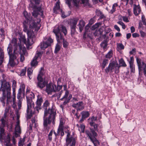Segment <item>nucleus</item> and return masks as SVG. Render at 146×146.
I'll return each mask as SVG.
<instances>
[{
	"label": "nucleus",
	"instance_id": "bb28decb",
	"mask_svg": "<svg viewBox=\"0 0 146 146\" xmlns=\"http://www.w3.org/2000/svg\"><path fill=\"white\" fill-rule=\"evenodd\" d=\"M7 96V94H3V96L1 98H0V101L2 102V105L3 106H4L5 104V100L6 99V97Z\"/></svg>",
	"mask_w": 146,
	"mask_h": 146
},
{
	"label": "nucleus",
	"instance_id": "a19ab883",
	"mask_svg": "<svg viewBox=\"0 0 146 146\" xmlns=\"http://www.w3.org/2000/svg\"><path fill=\"white\" fill-rule=\"evenodd\" d=\"M112 56V51H110L106 55V57L107 58L110 59Z\"/></svg>",
	"mask_w": 146,
	"mask_h": 146
},
{
	"label": "nucleus",
	"instance_id": "0e129e2a",
	"mask_svg": "<svg viewBox=\"0 0 146 146\" xmlns=\"http://www.w3.org/2000/svg\"><path fill=\"white\" fill-rule=\"evenodd\" d=\"M66 1V3L67 4L69 7L70 8L71 6V0H65Z\"/></svg>",
	"mask_w": 146,
	"mask_h": 146
},
{
	"label": "nucleus",
	"instance_id": "a18cd8bd",
	"mask_svg": "<svg viewBox=\"0 0 146 146\" xmlns=\"http://www.w3.org/2000/svg\"><path fill=\"white\" fill-rule=\"evenodd\" d=\"M33 70L31 68H28V76L30 79H31L32 77H31L30 76H29V75H31L33 73Z\"/></svg>",
	"mask_w": 146,
	"mask_h": 146
},
{
	"label": "nucleus",
	"instance_id": "338daca9",
	"mask_svg": "<svg viewBox=\"0 0 146 146\" xmlns=\"http://www.w3.org/2000/svg\"><path fill=\"white\" fill-rule=\"evenodd\" d=\"M140 33L141 34V35L142 37H145V33L142 31H140Z\"/></svg>",
	"mask_w": 146,
	"mask_h": 146
},
{
	"label": "nucleus",
	"instance_id": "4be33fe9",
	"mask_svg": "<svg viewBox=\"0 0 146 146\" xmlns=\"http://www.w3.org/2000/svg\"><path fill=\"white\" fill-rule=\"evenodd\" d=\"M5 135H4V137H3V140L4 139V141L6 143V145H10V137L11 135L9 134H8L6 137H5Z\"/></svg>",
	"mask_w": 146,
	"mask_h": 146
},
{
	"label": "nucleus",
	"instance_id": "052dcab7",
	"mask_svg": "<svg viewBox=\"0 0 146 146\" xmlns=\"http://www.w3.org/2000/svg\"><path fill=\"white\" fill-rule=\"evenodd\" d=\"M16 82L14 80H13L12 81V86L13 88L15 89L16 86Z\"/></svg>",
	"mask_w": 146,
	"mask_h": 146
},
{
	"label": "nucleus",
	"instance_id": "680f3d73",
	"mask_svg": "<svg viewBox=\"0 0 146 146\" xmlns=\"http://www.w3.org/2000/svg\"><path fill=\"white\" fill-rule=\"evenodd\" d=\"M85 126L84 125H81L80 127V128L82 132L84 133V131Z\"/></svg>",
	"mask_w": 146,
	"mask_h": 146
},
{
	"label": "nucleus",
	"instance_id": "8fccbe9b",
	"mask_svg": "<svg viewBox=\"0 0 146 146\" xmlns=\"http://www.w3.org/2000/svg\"><path fill=\"white\" fill-rule=\"evenodd\" d=\"M31 121L32 123V124H30L29 125L30 129H29L31 130L32 129V127L33 126L34 124H35V120L34 118H32L31 120Z\"/></svg>",
	"mask_w": 146,
	"mask_h": 146
},
{
	"label": "nucleus",
	"instance_id": "5701e85b",
	"mask_svg": "<svg viewBox=\"0 0 146 146\" xmlns=\"http://www.w3.org/2000/svg\"><path fill=\"white\" fill-rule=\"evenodd\" d=\"M7 51L9 55V56L10 58H13L12 56L13 57L14 56L12 54V46L10 44H9L7 48Z\"/></svg>",
	"mask_w": 146,
	"mask_h": 146
},
{
	"label": "nucleus",
	"instance_id": "bf43d9fd",
	"mask_svg": "<svg viewBox=\"0 0 146 146\" xmlns=\"http://www.w3.org/2000/svg\"><path fill=\"white\" fill-rule=\"evenodd\" d=\"M65 132L67 133V136H66V139H67L70 138L71 137H70V133L69 132V131L68 129L65 131Z\"/></svg>",
	"mask_w": 146,
	"mask_h": 146
},
{
	"label": "nucleus",
	"instance_id": "2f4dec72",
	"mask_svg": "<svg viewBox=\"0 0 146 146\" xmlns=\"http://www.w3.org/2000/svg\"><path fill=\"white\" fill-rule=\"evenodd\" d=\"M107 45V42L105 40L101 44L100 46L103 48L104 50H106Z\"/></svg>",
	"mask_w": 146,
	"mask_h": 146
},
{
	"label": "nucleus",
	"instance_id": "c85d7f7f",
	"mask_svg": "<svg viewBox=\"0 0 146 146\" xmlns=\"http://www.w3.org/2000/svg\"><path fill=\"white\" fill-rule=\"evenodd\" d=\"M4 129L2 127L1 128L0 133V141H2L3 140V137L5 135Z\"/></svg>",
	"mask_w": 146,
	"mask_h": 146
},
{
	"label": "nucleus",
	"instance_id": "473e14b6",
	"mask_svg": "<svg viewBox=\"0 0 146 146\" xmlns=\"http://www.w3.org/2000/svg\"><path fill=\"white\" fill-rule=\"evenodd\" d=\"M129 64V67L131 69V72L134 73L135 72V66L133 63L130 62Z\"/></svg>",
	"mask_w": 146,
	"mask_h": 146
},
{
	"label": "nucleus",
	"instance_id": "20e7f679",
	"mask_svg": "<svg viewBox=\"0 0 146 146\" xmlns=\"http://www.w3.org/2000/svg\"><path fill=\"white\" fill-rule=\"evenodd\" d=\"M85 133L94 146H98L100 145V142L96 138V137L98 136V134L93 129H90V131L88 130H86Z\"/></svg>",
	"mask_w": 146,
	"mask_h": 146
},
{
	"label": "nucleus",
	"instance_id": "f8f14e48",
	"mask_svg": "<svg viewBox=\"0 0 146 146\" xmlns=\"http://www.w3.org/2000/svg\"><path fill=\"white\" fill-rule=\"evenodd\" d=\"M53 42V40L50 38H49L46 41H43L41 42L40 46L41 49L42 50H44L48 46H50V44Z\"/></svg>",
	"mask_w": 146,
	"mask_h": 146
},
{
	"label": "nucleus",
	"instance_id": "cd10ccee",
	"mask_svg": "<svg viewBox=\"0 0 146 146\" xmlns=\"http://www.w3.org/2000/svg\"><path fill=\"white\" fill-rule=\"evenodd\" d=\"M82 118H86L88 117L90 115V113L88 111H83L81 113Z\"/></svg>",
	"mask_w": 146,
	"mask_h": 146
},
{
	"label": "nucleus",
	"instance_id": "393cba45",
	"mask_svg": "<svg viewBox=\"0 0 146 146\" xmlns=\"http://www.w3.org/2000/svg\"><path fill=\"white\" fill-rule=\"evenodd\" d=\"M85 25V23L83 20L80 21L78 26H79V29L80 32L83 30V28Z\"/></svg>",
	"mask_w": 146,
	"mask_h": 146
},
{
	"label": "nucleus",
	"instance_id": "412c9836",
	"mask_svg": "<svg viewBox=\"0 0 146 146\" xmlns=\"http://www.w3.org/2000/svg\"><path fill=\"white\" fill-rule=\"evenodd\" d=\"M25 88V86L24 84H23L21 86L20 88L19 89L17 95V97L19 98L21 96V94L23 93L24 94Z\"/></svg>",
	"mask_w": 146,
	"mask_h": 146
},
{
	"label": "nucleus",
	"instance_id": "423d86ee",
	"mask_svg": "<svg viewBox=\"0 0 146 146\" xmlns=\"http://www.w3.org/2000/svg\"><path fill=\"white\" fill-rule=\"evenodd\" d=\"M1 86L0 89L5 94H7L8 97H9V94L11 93V85L9 82H7L5 80H1Z\"/></svg>",
	"mask_w": 146,
	"mask_h": 146
},
{
	"label": "nucleus",
	"instance_id": "39448f33",
	"mask_svg": "<svg viewBox=\"0 0 146 146\" xmlns=\"http://www.w3.org/2000/svg\"><path fill=\"white\" fill-rule=\"evenodd\" d=\"M28 25L29 27L28 32L29 33L33 32L34 33V31L36 32L40 29V26L39 24L36 23L32 18L28 19Z\"/></svg>",
	"mask_w": 146,
	"mask_h": 146
},
{
	"label": "nucleus",
	"instance_id": "6e6552de",
	"mask_svg": "<svg viewBox=\"0 0 146 146\" xmlns=\"http://www.w3.org/2000/svg\"><path fill=\"white\" fill-rule=\"evenodd\" d=\"M65 120L64 119L61 118L60 120V123L57 130V132L58 134H60L62 136L64 134V130L65 129H68L69 127L65 125Z\"/></svg>",
	"mask_w": 146,
	"mask_h": 146
},
{
	"label": "nucleus",
	"instance_id": "aec40b11",
	"mask_svg": "<svg viewBox=\"0 0 146 146\" xmlns=\"http://www.w3.org/2000/svg\"><path fill=\"white\" fill-rule=\"evenodd\" d=\"M141 10L139 5H133V11L135 15L137 16L140 13Z\"/></svg>",
	"mask_w": 146,
	"mask_h": 146
},
{
	"label": "nucleus",
	"instance_id": "2eb2a0df",
	"mask_svg": "<svg viewBox=\"0 0 146 146\" xmlns=\"http://www.w3.org/2000/svg\"><path fill=\"white\" fill-rule=\"evenodd\" d=\"M37 79L38 81L37 87L41 89L43 88L46 85L47 83L43 80V78H41L40 76L37 77Z\"/></svg>",
	"mask_w": 146,
	"mask_h": 146
},
{
	"label": "nucleus",
	"instance_id": "c756f323",
	"mask_svg": "<svg viewBox=\"0 0 146 146\" xmlns=\"http://www.w3.org/2000/svg\"><path fill=\"white\" fill-rule=\"evenodd\" d=\"M19 123L18 121L17 122L15 125V131L16 132V133H21V130Z\"/></svg>",
	"mask_w": 146,
	"mask_h": 146
},
{
	"label": "nucleus",
	"instance_id": "79ce46f5",
	"mask_svg": "<svg viewBox=\"0 0 146 146\" xmlns=\"http://www.w3.org/2000/svg\"><path fill=\"white\" fill-rule=\"evenodd\" d=\"M44 73V70L43 68H41L39 72V73L38 75V77L40 76L41 78H42V76L43 75Z\"/></svg>",
	"mask_w": 146,
	"mask_h": 146
},
{
	"label": "nucleus",
	"instance_id": "a878e982",
	"mask_svg": "<svg viewBox=\"0 0 146 146\" xmlns=\"http://www.w3.org/2000/svg\"><path fill=\"white\" fill-rule=\"evenodd\" d=\"M89 124L91 126L93 127L94 129H93L95 131H98V124H96L95 123H92V122H90ZM91 129L90 128V129Z\"/></svg>",
	"mask_w": 146,
	"mask_h": 146
},
{
	"label": "nucleus",
	"instance_id": "5fc2aeb1",
	"mask_svg": "<svg viewBox=\"0 0 146 146\" xmlns=\"http://www.w3.org/2000/svg\"><path fill=\"white\" fill-rule=\"evenodd\" d=\"M142 21L143 23V24L145 25H146V19L144 16L143 15L141 17Z\"/></svg>",
	"mask_w": 146,
	"mask_h": 146
},
{
	"label": "nucleus",
	"instance_id": "ddd939ff",
	"mask_svg": "<svg viewBox=\"0 0 146 146\" xmlns=\"http://www.w3.org/2000/svg\"><path fill=\"white\" fill-rule=\"evenodd\" d=\"M69 94V92L68 91H66L65 92V95L62 98H61L60 100L61 101H64L63 102V105H66L67 103H69L70 99L72 98V95L70 94L68 97Z\"/></svg>",
	"mask_w": 146,
	"mask_h": 146
},
{
	"label": "nucleus",
	"instance_id": "49530a36",
	"mask_svg": "<svg viewBox=\"0 0 146 146\" xmlns=\"http://www.w3.org/2000/svg\"><path fill=\"white\" fill-rule=\"evenodd\" d=\"M11 93L9 94V97H8L7 94V104H9L11 102Z\"/></svg>",
	"mask_w": 146,
	"mask_h": 146
},
{
	"label": "nucleus",
	"instance_id": "13d9d810",
	"mask_svg": "<svg viewBox=\"0 0 146 146\" xmlns=\"http://www.w3.org/2000/svg\"><path fill=\"white\" fill-rule=\"evenodd\" d=\"M17 39L16 38H13L11 40V42L14 45H16L17 44Z\"/></svg>",
	"mask_w": 146,
	"mask_h": 146
},
{
	"label": "nucleus",
	"instance_id": "58836bf2",
	"mask_svg": "<svg viewBox=\"0 0 146 146\" xmlns=\"http://www.w3.org/2000/svg\"><path fill=\"white\" fill-rule=\"evenodd\" d=\"M60 6L58 2H57L55 6L54 7L53 10L54 12L57 10L60 9Z\"/></svg>",
	"mask_w": 146,
	"mask_h": 146
},
{
	"label": "nucleus",
	"instance_id": "b1692460",
	"mask_svg": "<svg viewBox=\"0 0 146 146\" xmlns=\"http://www.w3.org/2000/svg\"><path fill=\"white\" fill-rule=\"evenodd\" d=\"M79 20V19L78 18H74L73 19L70 23V26L71 27H76V25L77 24V22Z\"/></svg>",
	"mask_w": 146,
	"mask_h": 146
},
{
	"label": "nucleus",
	"instance_id": "de8ad7c7",
	"mask_svg": "<svg viewBox=\"0 0 146 146\" xmlns=\"http://www.w3.org/2000/svg\"><path fill=\"white\" fill-rule=\"evenodd\" d=\"M118 5L117 3H115L112 6V9L111 10V11L112 13L114 12L115 10V7H117Z\"/></svg>",
	"mask_w": 146,
	"mask_h": 146
},
{
	"label": "nucleus",
	"instance_id": "9b49d317",
	"mask_svg": "<svg viewBox=\"0 0 146 146\" xmlns=\"http://www.w3.org/2000/svg\"><path fill=\"white\" fill-rule=\"evenodd\" d=\"M38 15H40L42 16L43 15V12L42 10L41 6L38 7L35 6L34 7V10L32 13V15L36 17H37Z\"/></svg>",
	"mask_w": 146,
	"mask_h": 146
},
{
	"label": "nucleus",
	"instance_id": "a211bd4d",
	"mask_svg": "<svg viewBox=\"0 0 146 146\" xmlns=\"http://www.w3.org/2000/svg\"><path fill=\"white\" fill-rule=\"evenodd\" d=\"M66 145L68 146L70 144V146H75L76 143V140L75 138L71 137L70 138L66 139Z\"/></svg>",
	"mask_w": 146,
	"mask_h": 146
},
{
	"label": "nucleus",
	"instance_id": "f3484780",
	"mask_svg": "<svg viewBox=\"0 0 146 146\" xmlns=\"http://www.w3.org/2000/svg\"><path fill=\"white\" fill-rule=\"evenodd\" d=\"M23 15L26 20V21H25L23 23V31L27 34V23L26 21L27 20V12L26 10L24 11Z\"/></svg>",
	"mask_w": 146,
	"mask_h": 146
},
{
	"label": "nucleus",
	"instance_id": "864d4df0",
	"mask_svg": "<svg viewBox=\"0 0 146 146\" xmlns=\"http://www.w3.org/2000/svg\"><path fill=\"white\" fill-rule=\"evenodd\" d=\"M97 117H94L93 116L90 119L91 120V121L90 122H92L94 123V122L96 121L97 120Z\"/></svg>",
	"mask_w": 146,
	"mask_h": 146
},
{
	"label": "nucleus",
	"instance_id": "69168bd1",
	"mask_svg": "<svg viewBox=\"0 0 146 146\" xmlns=\"http://www.w3.org/2000/svg\"><path fill=\"white\" fill-rule=\"evenodd\" d=\"M1 123L2 125L3 126H4L5 125V120L4 119V118L3 117H2L1 119Z\"/></svg>",
	"mask_w": 146,
	"mask_h": 146
},
{
	"label": "nucleus",
	"instance_id": "774afa93",
	"mask_svg": "<svg viewBox=\"0 0 146 146\" xmlns=\"http://www.w3.org/2000/svg\"><path fill=\"white\" fill-rule=\"evenodd\" d=\"M136 52V49L135 48H133L132 50L130 51L129 54H133Z\"/></svg>",
	"mask_w": 146,
	"mask_h": 146
},
{
	"label": "nucleus",
	"instance_id": "e2e57ef3",
	"mask_svg": "<svg viewBox=\"0 0 146 146\" xmlns=\"http://www.w3.org/2000/svg\"><path fill=\"white\" fill-rule=\"evenodd\" d=\"M82 4L87 5L88 3V0H81Z\"/></svg>",
	"mask_w": 146,
	"mask_h": 146
},
{
	"label": "nucleus",
	"instance_id": "c03bdc74",
	"mask_svg": "<svg viewBox=\"0 0 146 146\" xmlns=\"http://www.w3.org/2000/svg\"><path fill=\"white\" fill-rule=\"evenodd\" d=\"M79 3L78 0H72V3L76 7L78 6Z\"/></svg>",
	"mask_w": 146,
	"mask_h": 146
},
{
	"label": "nucleus",
	"instance_id": "ea45409f",
	"mask_svg": "<svg viewBox=\"0 0 146 146\" xmlns=\"http://www.w3.org/2000/svg\"><path fill=\"white\" fill-rule=\"evenodd\" d=\"M12 57H13V58H10V60H9V64L10 65L12 66V67H13L15 65V63H14V60L13 59H12L13 58V56H12Z\"/></svg>",
	"mask_w": 146,
	"mask_h": 146
},
{
	"label": "nucleus",
	"instance_id": "dca6fc26",
	"mask_svg": "<svg viewBox=\"0 0 146 146\" xmlns=\"http://www.w3.org/2000/svg\"><path fill=\"white\" fill-rule=\"evenodd\" d=\"M72 106L73 107L76 108L77 111H80L84 108L83 103L82 102H79L76 104H74Z\"/></svg>",
	"mask_w": 146,
	"mask_h": 146
},
{
	"label": "nucleus",
	"instance_id": "c9c22d12",
	"mask_svg": "<svg viewBox=\"0 0 146 146\" xmlns=\"http://www.w3.org/2000/svg\"><path fill=\"white\" fill-rule=\"evenodd\" d=\"M102 23L99 22L96 23L92 27V30H94L98 28L99 26L101 25Z\"/></svg>",
	"mask_w": 146,
	"mask_h": 146
},
{
	"label": "nucleus",
	"instance_id": "72a5a7b5",
	"mask_svg": "<svg viewBox=\"0 0 146 146\" xmlns=\"http://www.w3.org/2000/svg\"><path fill=\"white\" fill-rule=\"evenodd\" d=\"M108 60L107 59H104L103 60L102 63L101 65L102 69H103L105 68L106 66L108 63Z\"/></svg>",
	"mask_w": 146,
	"mask_h": 146
},
{
	"label": "nucleus",
	"instance_id": "4468645a",
	"mask_svg": "<svg viewBox=\"0 0 146 146\" xmlns=\"http://www.w3.org/2000/svg\"><path fill=\"white\" fill-rule=\"evenodd\" d=\"M118 64H117V66H116L115 63L114 62L110 63L108 67L106 68L105 70L106 73H108L110 71L111 72H112L113 71L116 70V68L118 66Z\"/></svg>",
	"mask_w": 146,
	"mask_h": 146
},
{
	"label": "nucleus",
	"instance_id": "1a4fd4ad",
	"mask_svg": "<svg viewBox=\"0 0 146 146\" xmlns=\"http://www.w3.org/2000/svg\"><path fill=\"white\" fill-rule=\"evenodd\" d=\"M136 61L139 71V74H140L141 72L142 71L144 73V74L146 77V64L143 62H141V59L138 57L136 58Z\"/></svg>",
	"mask_w": 146,
	"mask_h": 146
},
{
	"label": "nucleus",
	"instance_id": "09e8293b",
	"mask_svg": "<svg viewBox=\"0 0 146 146\" xmlns=\"http://www.w3.org/2000/svg\"><path fill=\"white\" fill-rule=\"evenodd\" d=\"M25 141V139H20L19 142V146H23Z\"/></svg>",
	"mask_w": 146,
	"mask_h": 146
},
{
	"label": "nucleus",
	"instance_id": "37998d69",
	"mask_svg": "<svg viewBox=\"0 0 146 146\" xmlns=\"http://www.w3.org/2000/svg\"><path fill=\"white\" fill-rule=\"evenodd\" d=\"M37 59L34 60V58L31 62V64L32 66H36L37 64V62L36 61Z\"/></svg>",
	"mask_w": 146,
	"mask_h": 146
},
{
	"label": "nucleus",
	"instance_id": "9d476101",
	"mask_svg": "<svg viewBox=\"0 0 146 146\" xmlns=\"http://www.w3.org/2000/svg\"><path fill=\"white\" fill-rule=\"evenodd\" d=\"M35 41V35L34 33H29L28 32V50L32 48V45Z\"/></svg>",
	"mask_w": 146,
	"mask_h": 146
},
{
	"label": "nucleus",
	"instance_id": "4c0bfd02",
	"mask_svg": "<svg viewBox=\"0 0 146 146\" xmlns=\"http://www.w3.org/2000/svg\"><path fill=\"white\" fill-rule=\"evenodd\" d=\"M117 48L119 49L123 50L124 48V45L121 43H117Z\"/></svg>",
	"mask_w": 146,
	"mask_h": 146
},
{
	"label": "nucleus",
	"instance_id": "603ef678",
	"mask_svg": "<svg viewBox=\"0 0 146 146\" xmlns=\"http://www.w3.org/2000/svg\"><path fill=\"white\" fill-rule=\"evenodd\" d=\"M61 11L62 14L61 16L63 18H64L69 15H68L65 13L62 12V10H61Z\"/></svg>",
	"mask_w": 146,
	"mask_h": 146
},
{
	"label": "nucleus",
	"instance_id": "6ab92c4d",
	"mask_svg": "<svg viewBox=\"0 0 146 146\" xmlns=\"http://www.w3.org/2000/svg\"><path fill=\"white\" fill-rule=\"evenodd\" d=\"M119 65L116 68L115 73L117 74L119 72V68L120 66L126 67L127 65L123 58H121L119 60Z\"/></svg>",
	"mask_w": 146,
	"mask_h": 146
},
{
	"label": "nucleus",
	"instance_id": "4d7b16f0",
	"mask_svg": "<svg viewBox=\"0 0 146 146\" xmlns=\"http://www.w3.org/2000/svg\"><path fill=\"white\" fill-rule=\"evenodd\" d=\"M75 27H74L73 28V27H71V34L72 36L75 33Z\"/></svg>",
	"mask_w": 146,
	"mask_h": 146
},
{
	"label": "nucleus",
	"instance_id": "0eeeda50",
	"mask_svg": "<svg viewBox=\"0 0 146 146\" xmlns=\"http://www.w3.org/2000/svg\"><path fill=\"white\" fill-rule=\"evenodd\" d=\"M62 85H58L56 86L54 84H49L46 85V91L48 94L52 92H58L62 89Z\"/></svg>",
	"mask_w": 146,
	"mask_h": 146
},
{
	"label": "nucleus",
	"instance_id": "3c124183",
	"mask_svg": "<svg viewBox=\"0 0 146 146\" xmlns=\"http://www.w3.org/2000/svg\"><path fill=\"white\" fill-rule=\"evenodd\" d=\"M26 69L27 68L26 67L24 69L22 70L20 74L21 76H23L25 75L26 71Z\"/></svg>",
	"mask_w": 146,
	"mask_h": 146
},
{
	"label": "nucleus",
	"instance_id": "7c9ffc66",
	"mask_svg": "<svg viewBox=\"0 0 146 146\" xmlns=\"http://www.w3.org/2000/svg\"><path fill=\"white\" fill-rule=\"evenodd\" d=\"M42 102V98L40 96H38L37 100L36 102L37 106L40 107L41 105Z\"/></svg>",
	"mask_w": 146,
	"mask_h": 146
},
{
	"label": "nucleus",
	"instance_id": "f03ea898",
	"mask_svg": "<svg viewBox=\"0 0 146 146\" xmlns=\"http://www.w3.org/2000/svg\"><path fill=\"white\" fill-rule=\"evenodd\" d=\"M62 32L65 35L67 34V30L64 26L62 25H60L58 27H55L53 29V32L55 34L56 37V40L58 42H60V40H63V45L64 47H66L68 45V43L64 40L63 37L60 32V31Z\"/></svg>",
	"mask_w": 146,
	"mask_h": 146
},
{
	"label": "nucleus",
	"instance_id": "f257e3e1",
	"mask_svg": "<svg viewBox=\"0 0 146 146\" xmlns=\"http://www.w3.org/2000/svg\"><path fill=\"white\" fill-rule=\"evenodd\" d=\"M50 105V103L48 100H46L44 103L43 108L45 110L43 117V125L44 128L48 130L49 129L48 124H50L52 122L53 124H55L54 120L55 118L56 112L54 109H48L47 107Z\"/></svg>",
	"mask_w": 146,
	"mask_h": 146
},
{
	"label": "nucleus",
	"instance_id": "e433bc0d",
	"mask_svg": "<svg viewBox=\"0 0 146 146\" xmlns=\"http://www.w3.org/2000/svg\"><path fill=\"white\" fill-rule=\"evenodd\" d=\"M58 43L59 42H58L56 44L55 47V50H54V53H57L60 49V46L59 44Z\"/></svg>",
	"mask_w": 146,
	"mask_h": 146
},
{
	"label": "nucleus",
	"instance_id": "6e6d98bb",
	"mask_svg": "<svg viewBox=\"0 0 146 146\" xmlns=\"http://www.w3.org/2000/svg\"><path fill=\"white\" fill-rule=\"evenodd\" d=\"M41 55V53L40 52H39L37 53L35 55V56L34 57V60L35 59H37V58L40 57Z\"/></svg>",
	"mask_w": 146,
	"mask_h": 146
},
{
	"label": "nucleus",
	"instance_id": "7ed1b4c3",
	"mask_svg": "<svg viewBox=\"0 0 146 146\" xmlns=\"http://www.w3.org/2000/svg\"><path fill=\"white\" fill-rule=\"evenodd\" d=\"M34 98V94L28 91V119L30 118L34 114L35 104L33 100Z\"/></svg>",
	"mask_w": 146,
	"mask_h": 146
},
{
	"label": "nucleus",
	"instance_id": "f704fd0d",
	"mask_svg": "<svg viewBox=\"0 0 146 146\" xmlns=\"http://www.w3.org/2000/svg\"><path fill=\"white\" fill-rule=\"evenodd\" d=\"M4 54L3 52H0V65L3 62Z\"/></svg>",
	"mask_w": 146,
	"mask_h": 146
}]
</instances>
